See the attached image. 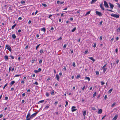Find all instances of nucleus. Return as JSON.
<instances>
[{
	"instance_id": "f257e3e1",
	"label": "nucleus",
	"mask_w": 120,
	"mask_h": 120,
	"mask_svg": "<svg viewBox=\"0 0 120 120\" xmlns=\"http://www.w3.org/2000/svg\"><path fill=\"white\" fill-rule=\"evenodd\" d=\"M38 111V112H35L32 115H31L30 116V117L28 119H26V120H30V119L31 118H33L38 113V111Z\"/></svg>"
},
{
	"instance_id": "f03ea898",
	"label": "nucleus",
	"mask_w": 120,
	"mask_h": 120,
	"mask_svg": "<svg viewBox=\"0 0 120 120\" xmlns=\"http://www.w3.org/2000/svg\"><path fill=\"white\" fill-rule=\"evenodd\" d=\"M111 16L113 17L114 18H118L119 17V15H117L114 14H112L111 15Z\"/></svg>"
},
{
	"instance_id": "7ed1b4c3",
	"label": "nucleus",
	"mask_w": 120,
	"mask_h": 120,
	"mask_svg": "<svg viewBox=\"0 0 120 120\" xmlns=\"http://www.w3.org/2000/svg\"><path fill=\"white\" fill-rule=\"evenodd\" d=\"M6 48L10 51L11 52V47L9 45H6Z\"/></svg>"
},
{
	"instance_id": "20e7f679",
	"label": "nucleus",
	"mask_w": 120,
	"mask_h": 120,
	"mask_svg": "<svg viewBox=\"0 0 120 120\" xmlns=\"http://www.w3.org/2000/svg\"><path fill=\"white\" fill-rule=\"evenodd\" d=\"M96 13L97 15L99 16H102L103 15L101 13L97 11H96Z\"/></svg>"
},
{
	"instance_id": "39448f33",
	"label": "nucleus",
	"mask_w": 120,
	"mask_h": 120,
	"mask_svg": "<svg viewBox=\"0 0 120 120\" xmlns=\"http://www.w3.org/2000/svg\"><path fill=\"white\" fill-rule=\"evenodd\" d=\"M104 5L105 7L107 8H109V5L107 3V2L105 1H104Z\"/></svg>"
},
{
	"instance_id": "423d86ee",
	"label": "nucleus",
	"mask_w": 120,
	"mask_h": 120,
	"mask_svg": "<svg viewBox=\"0 0 120 120\" xmlns=\"http://www.w3.org/2000/svg\"><path fill=\"white\" fill-rule=\"evenodd\" d=\"M76 107L75 106H72L71 108V111L72 112L75 111L76 110V109H75Z\"/></svg>"
},
{
	"instance_id": "0eeeda50",
	"label": "nucleus",
	"mask_w": 120,
	"mask_h": 120,
	"mask_svg": "<svg viewBox=\"0 0 120 120\" xmlns=\"http://www.w3.org/2000/svg\"><path fill=\"white\" fill-rule=\"evenodd\" d=\"M109 6L110 7L111 9H112L114 7V5L110 3H109Z\"/></svg>"
},
{
	"instance_id": "6e6552de",
	"label": "nucleus",
	"mask_w": 120,
	"mask_h": 120,
	"mask_svg": "<svg viewBox=\"0 0 120 120\" xmlns=\"http://www.w3.org/2000/svg\"><path fill=\"white\" fill-rule=\"evenodd\" d=\"M102 112V110L101 109H98V113L99 114H101Z\"/></svg>"
},
{
	"instance_id": "1a4fd4ad",
	"label": "nucleus",
	"mask_w": 120,
	"mask_h": 120,
	"mask_svg": "<svg viewBox=\"0 0 120 120\" xmlns=\"http://www.w3.org/2000/svg\"><path fill=\"white\" fill-rule=\"evenodd\" d=\"M118 116L117 115H116L113 119V120H116Z\"/></svg>"
},
{
	"instance_id": "9d476101",
	"label": "nucleus",
	"mask_w": 120,
	"mask_h": 120,
	"mask_svg": "<svg viewBox=\"0 0 120 120\" xmlns=\"http://www.w3.org/2000/svg\"><path fill=\"white\" fill-rule=\"evenodd\" d=\"M56 78L57 79L58 81H59V79L60 77L58 75V74L56 75Z\"/></svg>"
},
{
	"instance_id": "9b49d317",
	"label": "nucleus",
	"mask_w": 120,
	"mask_h": 120,
	"mask_svg": "<svg viewBox=\"0 0 120 120\" xmlns=\"http://www.w3.org/2000/svg\"><path fill=\"white\" fill-rule=\"evenodd\" d=\"M100 7L101 9L104 10V8L103 7L102 4H101Z\"/></svg>"
},
{
	"instance_id": "f8f14e48",
	"label": "nucleus",
	"mask_w": 120,
	"mask_h": 120,
	"mask_svg": "<svg viewBox=\"0 0 120 120\" xmlns=\"http://www.w3.org/2000/svg\"><path fill=\"white\" fill-rule=\"evenodd\" d=\"M12 37L13 39H15L16 38V37L14 34H13L12 35Z\"/></svg>"
},
{
	"instance_id": "ddd939ff",
	"label": "nucleus",
	"mask_w": 120,
	"mask_h": 120,
	"mask_svg": "<svg viewBox=\"0 0 120 120\" xmlns=\"http://www.w3.org/2000/svg\"><path fill=\"white\" fill-rule=\"evenodd\" d=\"M5 60H7L8 59V56H4Z\"/></svg>"
},
{
	"instance_id": "4468645a",
	"label": "nucleus",
	"mask_w": 120,
	"mask_h": 120,
	"mask_svg": "<svg viewBox=\"0 0 120 120\" xmlns=\"http://www.w3.org/2000/svg\"><path fill=\"white\" fill-rule=\"evenodd\" d=\"M15 82L14 81H11L10 84V85L11 86L13 84H14Z\"/></svg>"
},
{
	"instance_id": "2eb2a0df",
	"label": "nucleus",
	"mask_w": 120,
	"mask_h": 120,
	"mask_svg": "<svg viewBox=\"0 0 120 120\" xmlns=\"http://www.w3.org/2000/svg\"><path fill=\"white\" fill-rule=\"evenodd\" d=\"M102 69H103V72L104 73H105L107 69V68H102Z\"/></svg>"
},
{
	"instance_id": "dca6fc26",
	"label": "nucleus",
	"mask_w": 120,
	"mask_h": 120,
	"mask_svg": "<svg viewBox=\"0 0 120 120\" xmlns=\"http://www.w3.org/2000/svg\"><path fill=\"white\" fill-rule=\"evenodd\" d=\"M88 58L92 60L94 62L95 61V59H93L92 57H88Z\"/></svg>"
},
{
	"instance_id": "f3484780",
	"label": "nucleus",
	"mask_w": 120,
	"mask_h": 120,
	"mask_svg": "<svg viewBox=\"0 0 120 120\" xmlns=\"http://www.w3.org/2000/svg\"><path fill=\"white\" fill-rule=\"evenodd\" d=\"M30 113L29 112L28 113V114L27 115V116H26V118L27 119H28V118L29 117V116H30Z\"/></svg>"
},
{
	"instance_id": "a211bd4d",
	"label": "nucleus",
	"mask_w": 120,
	"mask_h": 120,
	"mask_svg": "<svg viewBox=\"0 0 120 120\" xmlns=\"http://www.w3.org/2000/svg\"><path fill=\"white\" fill-rule=\"evenodd\" d=\"M41 30L42 31H43L44 32H45L46 31V29L45 28H41Z\"/></svg>"
},
{
	"instance_id": "6ab92c4d",
	"label": "nucleus",
	"mask_w": 120,
	"mask_h": 120,
	"mask_svg": "<svg viewBox=\"0 0 120 120\" xmlns=\"http://www.w3.org/2000/svg\"><path fill=\"white\" fill-rule=\"evenodd\" d=\"M76 28L74 27V28L71 30V31L72 32H74L75 31V30H76Z\"/></svg>"
},
{
	"instance_id": "aec40b11",
	"label": "nucleus",
	"mask_w": 120,
	"mask_h": 120,
	"mask_svg": "<svg viewBox=\"0 0 120 120\" xmlns=\"http://www.w3.org/2000/svg\"><path fill=\"white\" fill-rule=\"evenodd\" d=\"M97 0H92L91 1V4H93Z\"/></svg>"
},
{
	"instance_id": "412c9836",
	"label": "nucleus",
	"mask_w": 120,
	"mask_h": 120,
	"mask_svg": "<svg viewBox=\"0 0 120 120\" xmlns=\"http://www.w3.org/2000/svg\"><path fill=\"white\" fill-rule=\"evenodd\" d=\"M90 11L86 13V14L85 15L86 16L87 15L89 14H90Z\"/></svg>"
},
{
	"instance_id": "4be33fe9",
	"label": "nucleus",
	"mask_w": 120,
	"mask_h": 120,
	"mask_svg": "<svg viewBox=\"0 0 120 120\" xmlns=\"http://www.w3.org/2000/svg\"><path fill=\"white\" fill-rule=\"evenodd\" d=\"M85 79H86V80L87 79L89 81H90V78L89 77H86L85 78Z\"/></svg>"
},
{
	"instance_id": "5701e85b",
	"label": "nucleus",
	"mask_w": 120,
	"mask_h": 120,
	"mask_svg": "<svg viewBox=\"0 0 120 120\" xmlns=\"http://www.w3.org/2000/svg\"><path fill=\"white\" fill-rule=\"evenodd\" d=\"M16 24H15L13 26H12L11 27V29H13L16 26Z\"/></svg>"
},
{
	"instance_id": "b1692460",
	"label": "nucleus",
	"mask_w": 120,
	"mask_h": 120,
	"mask_svg": "<svg viewBox=\"0 0 120 120\" xmlns=\"http://www.w3.org/2000/svg\"><path fill=\"white\" fill-rule=\"evenodd\" d=\"M44 102V100H41L40 101L38 102V104L40 103H43Z\"/></svg>"
},
{
	"instance_id": "393cba45",
	"label": "nucleus",
	"mask_w": 120,
	"mask_h": 120,
	"mask_svg": "<svg viewBox=\"0 0 120 120\" xmlns=\"http://www.w3.org/2000/svg\"><path fill=\"white\" fill-rule=\"evenodd\" d=\"M20 3L21 4H25V2L24 1H22L20 2Z\"/></svg>"
},
{
	"instance_id": "a878e982",
	"label": "nucleus",
	"mask_w": 120,
	"mask_h": 120,
	"mask_svg": "<svg viewBox=\"0 0 120 120\" xmlns=\"http://www.w3.org/2000/svg\"><path fill=\"white\" fill-rule=\"evenodd\" d=\"M86 111H83V115L84 116H85L86 114Z\"/></svg>"
},
{
	"instance_id": "bb28decb",
	"label": "nucleus",
	"mask_w": 120,
	"mask_h": 120,
	"mask_svg": "<svg viewBox=\"0 0 120 120\" xmlns=\"http://www.w3.org/2000/svg\"><path fill=\"white\" fill-rule=\"evenodd\" d=\"M112 89H111L109 91V93H110L112 90Z\"/></svg>"
},
{
	"instance_id": "cd10ccee",
	"label": "nucleus",
	"mask_w": 120,
	"mask_h": 120,
	"mask_svg": "<svg viewBox=\"0 0 120 120\" xmlns=\"http://www.w3.org/2000/svg\"><path fill=\"white\" fill-rule=\"evenodd\" d=\"M46 95L47 97H48L49 96V94L48 92H46Z\"/></svg>"
},
{
	"instance_id": "c85d7f7f",
	"label": "nucleus",
	"mask_w": 120,
	"mask_h": 120,
	"mask_svg": "<svg viewBox=\"0 0 120 120\" xmlns=\"http://www.w3.org/2000/svg\"><path fill=\"white\" fill-rule=\"evenodd\" d=\"M80 77V75H77V76L76 77V78L77 79H79Z\"/></svg>"
},
{
	"instance_id": "c756f323",
	"label": "nucleus",
	"mask_w": 120,
	"mask_h": 120,
	"mask_svg": "<svg viewBox=\"0 0 120 120\" xmlns=\"http://www.w3.org/2000/svg\"><path fill=\"white\" fill-rule=\"evenodd\" d=\"M62 38L61 37H60L59 38L56 40V41H59L61 40Z\"/></svg>"
},
{
	"instance_id": "7c9ffc66",
	"label": "nucleus",
	"mask_w": 120,
	"mask_h": 120,
	"mask_svg": "<svg viewBox=\"0 0 120 120\" xmlns=\"http://www.w3.org/2000/svg\"><path fill=\"white\" fill-rule=\"evenodd\" d=\"M43 52V49H41L40 51V53L41 54Z\"/></svg>"
},
{
	"instance_id": "2f4dec72",
	"label": "nucleus",
	"mask_w": 120,
	"mask_h": 120,
	"mask_svg": "<svg viewBox=\"0 0 120 120\" xmlns=\"http://www.w3.org/2000/svg\"><path fill=\"white\" fill-rule=\"evenodd\" d=\"M117 31L119 32H120V27L117 29Z\"/></svg>"
},
{
	"instance_id": "473e14b6",
	"label": "nucleus",
	"mask_w": 120,
	"mask_h": 120,
	"mask_svg": "<svg viewBox=\"0 0 120 120\" xmlns=\"http://www.w3.org/2000/svg\"><path fill=\"white\" fill-rule=\"evenodd\" d=\"M65 102L66 103V105H65V107H66V106H67L68 105V102L67 101H66Z\"/></svg>"
},
{
	"instance_id": "72a5a7b5",
	"label": "nucleus",
	"mask_w": 120,
	"mask_h": 120,
	"mask_svg": "<svg viewBox=\"0 0 120 120\" xmlns=\"http://www.w3.org/2000/svg\"><path fill=\"white\" fill-rule=\"evenodd\" d=\"M42 5L43 6H44L45 7H46L47 6V5L46 4H42Z\"/></svg>"
},
{
	"instance_id": "f704fd0d",
	"label": "nucleus",
	"mask_w": 120,
	"mask_h": 120,
	"mask_svg": "<svg viewBox=\"0 0 120 120\" xmlns=\"http://www.w3.org/2000/svg\"><path fill=\"white\" fill-rule=\"evenodd\" d=\"M96 92H95V93H94V94L93 95V97H95L96 95Z\"/></svg>"
},
{
	"instance_id": "c9c22d12",
	"label": "nucleus",
	"mask_w": 120,
	"mask_h": 120,
	"mask_svg": "<svg viewBox=\"0 0 120 120\" xmlns=\"http://www.w3.org/2000/svg\"><path fill=\"white\" fill-rule=\"evenodd\" d=\"M92 110H96V109L94 107H92Z\"/></svg>"
},
{
	"instance_id": "e433bc0d",
	"label": "nucleus",
	"mask_w": 120,
	"mask_h": 120,
	"mask_svg": "<svg viewBox=\"0 0 120 120\" xmlns=\"http://www.w3.org/2000/svg\"><path fill=\"white\" fill-rule=\"evenodd\" d=\"M102 36H101L100 37V38H99L100 40L101 41L102 40Z\"/></svg>"
},
{
	"instance_id": "4c0bfd02",
	"label": "nucleus",
	"mask_w": 120,
	"mask_h": 120,
	"mask_svg": "<svg viewBox=\"0 0 120 120\" xmlns=\"http://www.w3.org/2000/svg\"><path fill=\"white\" fill-rule=\"evenodd\" d=\"M72 65L74 67H75V62H73L72 64Z\"/></svg>"
},
{
	"instance_id": "58836bf2",
	"label": "nucleus",
	"mask_w": 120,
	"mask_h": 120,
	"mask_svg": "<svg viewBox=\"0 0 120 120\" xmlns=\"http://www.w3.org/2000/svg\"><path fill=\"white\" fill-rule=\"evenodd\" d=\"M40 44H39L36 47V49H37L39 47V46H40Z\"/></svg>"
},
{
	"instance_id": "ea45409f",
	"label": "nucleus",
	"mask_w": 120,
	"mask_h": 120,
	"mask_svg": "<svg viewBox=\"0 0 120 120\" xmlns=\"http://www.w3.org/2000/svg\"><path fill=\"white\" fill-rule=\"evenodd\" d=\"M101 85H103L105 84V82L103 81H101Z\"/></svg>"
},
{
	"instance_id": "a19ab883",
	"label": "nucleus",
	"mask_w": 120,
	"mask_h": 120,
	"mask_svg": "<svg viewBox=\"0 0 120 120\" xmlns=\"http://www.w3.org/2000/svg\"><path fill=\"white\" fill-rule=\"evenodd\" d=\"M7 84L8 83H6L4 85L3 87V89H4L5 88V87L7 86Z\"/></svg>"
},
{
	"instance_id": "79ce46f5",
	"label": "nucleus",
	"mask_w": 120,
	"mask_h": 120,
	"mask_svg": "<svg viewBox=\"0 0 120 120\" xmlns=\"http://www.w3.org/2000/svg\"><path fill=\"white\" fill-rule=\"evenodd\" d=\"M34 72L35 73H37L38 72H39L37 70H34Z\"/></svg>"
},
{
	"instance_id": "37998d69",
	"label": "nucleus",
	"mask_w": 120,
	"mask_h": 120,
	"mask_svg": "<svg viewBox=\"0 0 120 120\" xmlns=\"http://www.w3.org/2000/svg\"><path fill=\"white\" fill-rule=\"evenodd\" d=\"M85 88V86H84L83 87L82 89V90H84Z\"/></svg>"
},
{
	"instance_id": "c03bdc74",
	"label": "nucleus",
	"mask_w": 120,
	"mask_h": 120,
	"mask_svg": "<svg viewBox=\"0 0 120 120\" xmlns=\"http://www.w3.org/2000/svg\"><path fill=\"white\" fill-rule=\"evenodd\" d=\"M107 65V64H105L102 68H105V67Z\"/></svg>"
},
{
	"instance_id": "a18cd8bd",
	"label": "nucleus",
	"mask_w": 120,
	"mask_h": 120,
	"mask_svg": "<svg viewBox=\"0 0 120 120\" xmlns=\"http://www.w3.org/2000/svg\"><path fill=\"white\" fill-rule=\"evenodd\" d=\"M20 75H16L15 76V77H18Z\"/></svg>"
},
{
	"instance_id": "49530a36",
	"label": "nucleus",
	"mask_w": 120,
	"mask_h": 120,
	"mask_svg": "<svg viewBox=\"0 0 120 120\" xmlns=\"http://www.w3.org/2000/svg\"><path fill=\"white\" fill-rule=\"evenodd\" d=\"M115 103H113V104L111 106L112 107H113L114 106V105H115Z\"/></svg>"
},
{
	"instance_id": "de8ad7c7",
	"label": "nucleus",
	"mask_w": 120,
	"mask_h": 120,
	"mask_svg": "<svg viewBox=\"0 0 120 120\" xmlns=\"http://www.w3.org/2000/svg\"><path fill=\"white\" fill-rule=\"evenodd\" d=\"M96 44L95 43L94 44V45H93V47L94 48H95L96 47Z\"/></svg>"
},
{
	"instance_id": "09e8293b",
	"label": "nucleus",
	"mask_w": 120,
	"mask_h": 120,
	"mask_svg": "<svg viewBox=\"0 0 120 120\" xmlns=\"http://www.w3.org/2000/svg\"><path fill=\"white\" fill-rule=\"evenodd\" d=\"M41 68H39L38 70V71L39 72L40 71H41Z\"/></svg>"
},
{
	"instance_id": "8fccbe9b",
	"label": "nucleus",
	"mask_w": 120,
	"mask_h": 120,
	"mask_svg": "<svg viewBox=\"0 0 120 120\" xmlns=\"http://www.w3.org/2000/svg\"><path fill=\"white\" fill-rule=\"evenodd\" d=\"M96 75H98L99 74V72L98 71H97L96 72Z\"/></svg>"
},
{
	"instance_id": "3c124183",
	"label": "nucleus",
	"mask_w": 120,
	"mask_h": 120,
	"mask_svg": "<svg viewBox=\"0 0 120 120\" xmlns=\"http://www.w3.org/2000/svg\"><path fill=\"white\" fill-rule=\"evenodd\" d=\"M25 93H24L22 94V97H24L25 96Z\"/></svg>"
},
{
	"instance_id": "603ef678",
	"label": "nucleus",
	"mask_w": 120,
	"mask_h": 120,
	"mask_svg": "<svg viewBox=\"0 0 120 120\" xmlns=\"http://www.w3.org/2000/svg\"><path fill=\"white\" fill-rule=\"evenodd\" d=\"M42 60H40L39 61V64H41L42 63Z\"/></svg>"
},
{
	"instance_id": "864d4df0",
	"label": "nucleus",
	"mask_w": 120,
	"mask_h": 120,
	"mask_svg": "<svg viewBox=\"0 0 120 120\" xmlns=\"http://www.w3.org/2000/svg\"><path fill=\"white\" fill-rule=\"evenodd\" d=\"M34 84H35L36 85H38V83L37 82H36L34 83Z\"/></svg>"
},
{
	"instance_id": "5fc2aeb1",
	"label": "nucleus",
	"mask_w": 120,
	"mask_h": 120,
	"mask_svg": "<svg viewBox=\"0 0 120 120\" xmlns=\"http://www.w3.org/2000/svg\"><path fill=\"white\" fill-rule=\"evenodd\" d=\"M54 92L52 91V92H51V95H54Z\"/></svg>"
},
{
	"instance_id": "6e6d98bb",
	"label": "nucleus",
	"mask_w": 120,
	"mask_h": 120,
	"mask_svg": "<svg viewBox=\"0 0 120 120\" xmlns=\"http://www.w3.org/2000/svg\"><path fill=\"white\" fill-rule=\"evenodd\" d=\"M49 105L46 106L45 107V109L46 108V109H48L49 108Z\"/></svg>"
},
{
	"instance_id": "4d7b16f0",
	"label": "nucleus",
	"mask_w": 120,
	"mask_h": 120,
	"mask_svg": "<svg viewBox=\"0 0 120 120\" xmlns=\"http://www.w3.org/2000/svg\"><path fill=\"white\" fill-rule=\"evenodd\" d=\"M52 16V15H50L48 17L49 18H50V19H51L50 18V17H51Z\"/></svg>"
},
{
	"instance_id": "13d9d810",
	"label": "nucleus",
	"mask_w": 120,
	"mask_h": 120,
	"mask_svg": "<svg viewBox=\"0 0 120 120\" xmlns=\"http://www.w3.org/2000/svg\"><path fill=\"white\" fill-rule=\"evenodd\" d=\"M8 98L7 97H5V100H7L8 99Z\"/></svg>"
},
{
	"instance_id": "bf43d9fd",
	"label": "nucleus",
	"mask_w": 120,
	"mask_h": 120,
	"mask_svg": "<svg viewBox=\"0 0 120 120\" xmlns=\"http://www.w3.org/2000/svg\"><path fill=\"white\" fill-rule=\"evenodd\" d=\"M57 103H58V102L57 101H56V102H55V103H54V104L55 105H56L57 104Z\"/></svg>"
},
{
	"instance_id": "052dcab7",
	"label": "nucleus",
	"mask_w": 120,
	"mask_h": 120,
	"mask_svg": "<svg viewBox=\"0 0 120 120\" xmlns=\"http://www.w3.org/2000/svg\"><path fill=\"white\" fill-rule=\"evenodd\" d=\"M115 51L116 52V53H117V52H118V49H117V48H116V50H115Z\"/></svg>"
},
{
	"instance_id": "680f3d73",
	"label": "nucleus",
	"mask_w": 120,
	"mask_h": 120,
	"mask_svg": "<svg viewBox=\"0 0 120 120\" xmlns=\"http://www.w3.org/2000/svg\"><path fill=\"white\" fill-rule=\"evenodd\" d=\"M88 50H86L85 51V54H86V53H87L88 52Z\"/></svg>"
},
{
	"instance_id": "e2e57ef3",
	"label": "nucleus",
	"mask_w": 120,
	"mask_h": 120,
	"mask_svg": "<svg viewBox=\"0 0 120 120\" xmlns=\"http://www.w3.org/2000/svg\"><path fill=\"white\" fill-rule=\"evenodd\" d=\"M24 80H23L21 81V83H22V84L23 83V84L24 83Z\"/></svg>"
},
{
	"instance_id": "0e129e2a",
	"label": "nucleus",
	"mask_w": 120,
	"mask_h": 120,
	"mask_svg": "<svg viewBox=\"0 0 120 120\" xmlns=\"http://www.w3.org/2000/svg\"><path fill=\"white\" fill-rule=\"evenodd\" d=\"M107 98V96L106 95H105V96L104 97V99H106Z\"/></svg>"
},
{
	"instance_id": "69168bd1",
	"label": "nucleus",
	"mask_w": 120,
	"mask_h": 120,
	"mask_svg": "<svg viewBox=\"0 0 120 120\" xmlns=\"http://www.w3.org/2000/svg\"><path fill=\"white\" fill-rule=\"evenodd\" d=\"M119 39V38L118 37H117L116 38V41H117Z\"/></svg>"
},
{
	"instance_id": "338daca9",
	"label": "nucleus",
	"mask_w": 120,
	"mask_h": 120,
	"mask_svg": "<svg viewBox=\"0 0 120 120\" xmlns=\"http://www.w3.org/2000/svg\"><path fill=\"white\" fill-rule=\"evenodd\" d=\"M10 56L12 59H14V57L12 56L11 55H10Z\"/></svg>"
},
{
	"instance_id": "774afa93",
	"label": "nucleus",
	"mask_w": 120,
	"mask_h": 120,
	"mask_svg": "<svg viewBox=\"0 0 120 120\" xmlns=\"http://www.w3.org/2000/svg\"><path fill=\"white\" fill-rule=\"evenodd\" d=\"M22 19V18L21 17H19L18 18V19H20V20H21Z\"/></svg>"
}]
</instances>
